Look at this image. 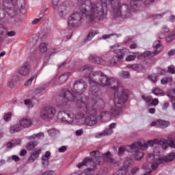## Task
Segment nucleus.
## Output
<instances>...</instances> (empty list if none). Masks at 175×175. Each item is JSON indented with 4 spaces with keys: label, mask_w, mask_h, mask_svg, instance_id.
I'll return each mask as SVG.
<instances>
[{
    "label": "nucleus",
    "mask_w": 175,
    "mask_h": 175,
    "mask_svg": "<svg viewBox=\"0 0 175 175\" xmlns=\"http://www.w3.org/2000/svg\"><path fill=\"white\" fill-rule=\"evenodd\" d=\"M78 8L81 12L73 13L68 18V25L72 28L81 25L83 14L88 17L90 23L95 18L103 20L107 10V3L103 1L92 2L90 0H78Z\"/></svg>",
    "instance_id": "obj_1"
},
{
    "label": "nucleus",
    "mask_w": 175,
    "mask_h": 175,
    "mask_svg": "<svg viewBox=\"0 0 175 175\" xmlns=\"http://www.w3.org/2000/svg\"><path fill=\"white\" fill-rule=\"evenodd\" d=\"M92 70H94V66L91 65L83 66L79 68V72H83L86 77L88 76L90 84L95 83L100 87H109L111 90L118 91V80L113 77L109 78L102 71H96L91 75Z\"/></svg>",
    "instance_id": "obj_2"
},
{
    "label": "nucleus",
    "mask_w": 175,
    "mask_h": 175,
    "mask_svg": "<svg viewBox=\"0 0 175 175\" xmlns=\"http://www.w3.org/2000/svg\"><path fill=\"white\" fill-rule=\"evenodd\" d=\"M88 105V97L79 98L77 102V107L81 111H84L87 116L85 118V124L92 126L96 124V109L94 107H89Z\"/></svg>",
    "instance_id": "obj_3"
},
{
    "label": "nucleus",
    "mask_w": 175,
    "mask_h": 175,
    "mask_svg": "<svg viewBox=\"0 0 175 175\" xmlns=\"http://www.w3.org/2000/svg\"><path fill=\"white\" fill-rule=\"evenodd\" d=\"M111 5L114 17L129 18L132 16V8L126 3L121 4V0H105Z\"/></svg>",
    "instance_id": "obj_4"
},
{
    "label": "nucleus",
    "mask_w": 175,
    "mask_h": 175,
    "mask_svg": "<svg viewBox=\"0 0 175 175\" xmlns=\"http://www.w3.org/2000/svg\"><path fill=\"white\" fill-rule=\"evenodd\" d=\"M129 95V91L126 90H122L121 93H119L117 96H115L114 105L115 106L111 108L110 113L112 117H118L122 112V107L125 104V102L128 100V96Z\"/></svg>",
    "instance_id": "obj_5"
},
{
    "label": "nucleus",
    "mask_w": 175,
    "mask_h": 175,
    "mask_svg": "<svg viewBox=\"0 0 175 175\" xmlns=\"http://www.w3.org/2000/svg\"><path fill=\"white\" fill-rule=\"evenodd\" d=\"M154 144H159L161 146L163 150H166L167 148V140L165 139H154V140H148L146 143L142 142H135L132 144L133 148H141L142 151H146L147 148H148V146L150 147H154Z\"/></svg>",
    "instance_id": "obj_6"
},
{
    "label": "nucleus",
    "mask_w": 175,
    "mask_h": 175,
    "mask_svg": "<svg viewBox=\"0 0 175 175\" xmlns=\"http://www.w3.org/2000/svg\"><path fill=\"white\" fill-rule=\"evenodd\" d=\"M74 88V94L77 95V105L79 99H83V98H87L85 96H81L84 92H85V90H87V84L83 79H80L79 81H77L73 86Z\"/></svg>",
    "instance_id": "obj_7"
},
{
    "label": "nucleus",
    "mask_w": 175,
    "mask_h": 175,
    "mask_svg": "<svg viewBox=\"0 0 175 175\" xmlns=\"http://www.w3.org/2000/svg\"><path fill=\"white\" fill-rule=\"evenodd\" d=\"M55 115V108L53 107H45L41 111L40 117L42 120H51Z\"/></svg>",
    "instance_id": "obj_8"
},
{
    "label": "nucleus",
    "mask_w": 175,
    "mask_h": 175,
    "mask_svg": "<svg viewBox=\"0 0 175 175\" xmlns=\"http://www.w3.org/2000/svg\"><path fill=\"white\" fill-rule=\"evenodd\" d=\"M3 6L0 5V21L5 18V10H11L13 8V0H3Z\"/></svg>",
    "instance_id": "obj_9"
},
{
    "label": "nucleus",
    "mask_w": 175,
    "mask_h": 175,
    "mask_svg": "<svg viewBox=\"0 0 175 175\" xmlns=\"http://www.w3.org/2000/svg\"><path fill=\"white\" fill-rule=\"evenodd\" d=\"M175 161V152H171L167 154L165 156H163L158 159V163H169Z\"/></svg>",
    "instance_id": "obj_10"
},
{
    "label": "nucleus",
    "mask_w": 175,
    "mask_h": 175,
    "mask_svg": "<svg viewBox=\"0 0 175 175\" xmlns=\"http://www.w3.org/2000/svg\"><path fill=\"white\" fill-rule=\"evenodd\" d=\"M129 148L133 150L131 152L135 157V161H140L141 159H143L144 153L142 151V150L141 148H133L131 144L129 146Z\"/></svg>",
    "instance_id": "obj_11"
},
{
    "label": "nucleus",
    "mask_w": 175,
    "mask_h": 175,
    "mask_svg": "<svg viewBox=\"0 0 175 175\" xmlns=\"http://www.w3.org/2000/svg\"><path fill=\"white\" fill-rule=\"evenodd\" d=\"M58 120H60L62 122H66L69 124V121H72V116L70 111H62L57 114Z\"/></svg>",
    "instance_id": "obj_12"
},
{
    "label": "nucleus",
    "mask_w": 175,
    "mask_h": 175,
    "mask_svg": "<svg viewBox=\"0 0 175 175\" xmlns=\"http://www.w3.org/2000/svg\"><path fill=\"white\" fill-rule=\"evenodd\" d=\"M31 72V64L29 62L24 63L21 67L18 69V72L21 76H28Z\"/></svg>",
    "instance_id": "obj_13"
},
{
    "label": "nucleus",
    "mask_w": 175,
    "mask_h": 175,
    "mask_svg": "<svg viewBox=\"0 0 175 175\" xmlns=\"http://www.w3.org/2000/svg\"><path fill=\"white\" fill-rule=\"evenodd\" d=\"M62 96H63L64 99H66V100H68L69 102H73V100L75 98H77V96L75 94V92L72 93V92L68 89H64L62 90Z\"/></svg>",
    "instance_id": "obj_14"
},
{
    "label": "nucleus",
    "mask_w": 175,
    "mask_h": 175,
    "mask_svg": "<svg viewBox=\"0 0 175 175\" xmlns=\"http://www.w3.org/2000/svg\"><path fill=\"white\" fill-rule=\"evenodd\" d=\"M6 35L8 36H16V31H11L6 32V30L3 27L0 28V43H2L5 39H6Z\"/></svg>",
    "instance_id": "obj_15"
},
{
    "label": "nucleus",
    "mask_w": 175,
    "mask_h": 175,
    "mask_svg": "<svg viewBox=\"0 0 175 175\" xmlns=\"http://www.w3.org/2000/svg\"><path fill=\"white\" fill-rule=\"evenodd\" d=\"M40 152H42V149H40V148L34 149L27 159V163H32L33 162H35V161L39 158Z\"/></svg>",
    "instance_id": "obj_16"
},
{
    "label": "nucleus",
    "mask_w": 175,
    "mask_h": 175,
    "mask_svg": "<svg viewBox=\"0 0 175 175\" xmlns=\"http://www.w3.org/2000/svg\"><path fill=\"white\" fill-rule=\"evenodd\" d=\"M105 158V161L107 162V163H111L114 166H118V161H116L113 159L111 158V153L110 151H108L103 154Z\"/></svg>",
    "instance_id": "obj_17"
},
{
    "label": "nucleus",
    "mask_w": 175,
    "mask_h": 175,
    "mask_svg": "<svg viewBox=\"0 0 175 175\" xmlns=\"http://www.w3.org/2000/svg\"><path fill=\"white\" fill-rule=\"evenodd\" d=\"M88 59L90 61V62H93V64H97L98 65H102L105 64V60H103V59L101 57L96 56L95 54L90 55Z\"/></svg>",
    "instance_id": "obj_18"
},
{
    "label": "nucleus",
    "mask_w": 175,
    "mask_h": 175,
    "mask_svg": "<svg viewBox=\"0 0 175 175\" xmlns=\"http://www.w3.org/2000/svg\"><path fill=\"white\" fill-rule=\"evenodd\" d=\"M113 51L114 54H116V57L119 59H124V56L129 53V51L126 49H115Z\"/></svg>",
    "instance_id": "obj_19"
},
{
    "label": "nucleus",
    "mask_w": 175,
    "mask_h": 175,
    "mask_svg": "<svg viewBox=\"0 0 175 175\" xmlns=\"http://www.w3.org/2000/svg\"><path fill=\"white\" fill-rule=\"evenodd\" d=\"M19 125L21 128H29L32 125V121L27 118H23L20 120Z\"/></svg>",
    "instance_id": "obj_20"
},
{
    "label": "nucleus",
    "mask_w": 175,
    "mask_h": 175,
    "mask_svg": "<svg viewBox=\"0 0 175 175\" xmlns=\"http://www.w3.org/2000/svg\"><path fill=\"white\" fill-rule=\"evenodd\" d=\"M51 153L49 151H46L44 156L42 157V165L43 167H47L49 165V158Z\"/></svg>",
    "instance_id": "obj_21"
},
{
    "label": "nucleus",
    "mask_w": 175,
    "mask_h": 175,
    "mask_svg": "<svg viewBox=\"0 0 175 175\" xmlns=\"http://www.w3.org/2000/svg\"><path fill=\"white\" fill-rule=\"evenodd\" d=\"M153 47L156 49L155 51L153 53L154 55L159 54V53L163 50V46L161 45V41L159 40H156L153 43Z\"/></svg>",
    "instance_id": "obj_22"
},
{
    "label": "nucleus",
    "mask_w": 175,
    "mask_h": 175,
    "mask_svg": "<svg viewBox=\"0 0 175 175\" xmlns=\"http://www.w3.org/2000/svg\"><path fill=\"white\" fill-rule=\"evenodd\" d=\"M21 139H14L10 142H8L6 144V146L9 149L13 148V147H16V146H21Z\"/></svg>",
    "instance_id": "obj_23"
},
{
    "label": "nucleus",
    "mask_w": 175,
    "mask_h": 175,
    "mask_svg": "<svg viewBox=\"0 0 175 175\" xmlns=\"http://www.w3.org/2000/svg\"><path fill=\"white\" fill-rule=\"evenodd\" d=\"M96 84L95 83H92L90 84V88L89 90V94H91L92 95H94V96H96L98 95V92H99V87L96 85H92Z\"/></svg>",
    "instance_id": "obj_24"
},
{
    "label": "nucleus",
    "mask_w": 175,
    "mask_h": 175,
    "mask_svg": "<svg viewBox=\"0 0 175 175\" xmlns=\"http://www.w3.org/2000/svg\"><path fill=\"white\" fill-rule=\"evenodd\" d=\"M21 131H23V128L20 124H14L10 126V132L12 134L17 133L18 132H21Z\"/></svg>",
    "instance_id": "obj_25"
},
{
    "label": "nucleus",
    "mask_w": 175,
    "mask_h": 175,
    "mask_svg": "<svg viewBox=\"0 0 175 175\" xmlns=\"http://www.w3.org/2000/svg\"><path fill=\"white\" fill-rule=\"evenodd\" d=\"M69 76H70V72H69L62 75L57 79L58 80L57 84H64V83H65V81L68 80V78L69 77Z\"/></svg>",
    "instance_id": "obj_26"
},
{
    "label": "nucleus",
    "mask_w": 175,
    "mask_h": 175,
    "mask_svg": "<svg viewBox=\"0 0 175 175\" xmlns=\"http://www.w3.org/2000/svg\"><path fill=\"white\" fill-rule=\"evenodd\" d=\"M18 80H20V77H18L17 75H14L11 79L9 80L8 82V85L10 87V88H13Z\"/></svg>",
    "instance_id": "obj_27"
},
{
    "label": "nucleus",
    "mask_w": 175,
    "mask_h": 175,
    "mask_svg": "<svg viewBox=\"0 0 175 175\" xmlns=\"http://www.w3.org/2000/svg\"><path fill=\"white\" fill-rule=\"evenodd\" d=\"M157 124L159 128H162L163 129H165V128H167V126L170 125V122L167 120H157Z\"/></svg>",
    "instance_id": "obj_28"
},
{
    "label": "nucleus",
    "mask_w": 175,
    "mask_h": 175,
    "mask_svg": "<svg viewBox=\"0 0 175 175\" xmlns=\"http://www.w3.org/2000/svg\"><path fill=\"white\" fill-rule=\"evenodd\" d=\"M128 172H129L128 167L122 166L116 172V175H126L128 174Z\"/></svg>",
    "instance_id": "obj_29"
},
{
    "label": "nucleus",
    "mask_w": 175,
    "mask_h": 175,
    "mask_svg": "<svg viewBox=\"0 0 175 175\" xmlns=\"http://www.w3.org/2000/svg\"><path fill=\"white\" fill-rule=\"evenodd\" d=\"M92 161V157L85 158L84 160L82 162L78 163L77 168L78 169H81V167H83V166H86L87 163H90V162H91Z\"/></svg>",
    "instance_id": "obj_30"
},
{
    "label": "nucleus",
    "mask_w": 175,
    "mask_h": 175,
    "mask_svg": "<svg viewBox=\"0 0 175 175\" xmlns=\"http://www.w3.org/2000/svg\"><path fill=\"white\" fill-rule=\"evenodd\" d=\"M58 10L60 17H62V16H64V12L66 11V3H62L60 5H59Z\"/></svg>",
    "instance_id": "obj_31"
},
{
    "label": "nucleus",
    "mask_w": 175,
    "mask_h": 175,
    "mask_svg": "<svg viewBox=\"0 0 175 175\" xmlns=\"http://www.w3.org/2000/svg\"><path fill=\"white\" fill-rule=\"evenodd\" d=\"M38 144H39L38 141L31 142L27 145L26 148L28 150V151H31V150H33V148H35Z\"/></svg>",
    "instance_id": "obj_32"
},
{
    "label": "nucleus",
    "mask_w": 175,
    "mask_h": 175,
    "mask_svg": "<svg viewBox=\"0 0 175 175\" xmlns=\"http://www.w3.org/2000/svg\"><path fill=\"white\" fill-rule=\"evenodd\" d=\"M152 93L154 94V95H161V96H165V92H163V90H162L161 89H159L158 88H154L152 89Z\"/></svg>",
    "instance_id": "obj_33"
},
{
    "label": "nucleus",
    "mask_w": 175,
    "mask_h": 175,
    "mask_svg": "<svg viewBox=\"0 0 175 175\" xmlns=\"http://www.w3.org/2000/svg\"><path fill=\"white\" fill-rule=\"evenodd\" d=\"M140 3H143V1H140V0H131L130 6L131 8H137V6H140Z\"/></svg>",
    "instance_id": "obj_34"
},
{
    "label": "nucleus",
    "mask_w": 175,
    "mask_h": 175,
    "mask_svg": "<svg viewBox=\"0 0 175 175\" xmlns=\"http://www.w3.org/2000/svg\"><path fill=\"white\" fill-rule=\"evenodd\" d=\"M172 81H173V77H164L161 80V84L164 85L167 84V83H172Z\"/></svg>",
    "instance_id": "obj_35"
},
{
    "label": "nucleus",
    "mask_w": 175,
    "mask_h": 175,
    "mask_svg": "<svg viewBox=\"0 0 175 175\" xmlns=\"http://www.w3.org/2000/svg\"><path fill=\"white\" fill-rule=\"evenodd\" d=\"M167 96L170 98V102L172 104V109L175 111V96L172 95L170 93L167 94Z\"/></svg>",
    "instance_id": "obj_36"
},
{
    "label": "nucleus",
    "mask_w": 175,
    "mask_h": 175,
    "mask_svg": "<svg viewBox=\"0 0 175 175\" xmlns=\"http://www.w3.org/2000/svg\"><path fill=\"white\" fill-rule=\"evenodd\" d=\"M96 35V32L95 31H91L88 33L87 37L85 38V42L87 43V42H90L94 36Z\"/></svg>",
    "instance_id": "obj_37"
},
{
    "label": "nucleus",
    "mask_w": 175,
    "mask_h": 175,
    "mask_svg": "<svg viewBox=\"0 0 175 175\" xmlns=\"http://www.w3.org/2000/svg\"><path fill=\"white\" fill-rule=\"evenodd\" d=\"M128 150H131L129 146H127V147H122V146H120L119 148V152H118V155L119 157H121V155H123L124 154V152H125V151H129Z\"/></svg>",
    "instance_id": "obj_38"
},
{
    "label": "nucleus",
    "mask_w": 175,
    "mask_h": 175,
    "mask_svg": "<svg viewBox=\"0 0 175 175\" xmlns=\"http://www.w3.org/2000/svg\"><path fill=\"white\" fill-rule=\"evenodd\" d=\"M113 133V130L111 129H105L103 133H100V136H109Z\"/></svg>",
    "instance_id": "obj_39"
},
{
    "label": "nucleus",
    "mask_w": 175,
    "mask_h": 175,
    "mask_svg": "<svg viewBox=\"0 0 175 175\" xmlns=\"http://www.w3.org/2000/svg\"><path fill=\"white\" fill-rule=\"evenodd\" d=\"M120 62V59L117 56H113L112 58L109 59V64L110 65H117Z\"/></svg>",
    "instance_id": "obj_40"
},
{
    "label": "nucleus",
    "mask_w": 175,
    "mask_h": 175,
    "mask_svg": "<svg viewBox=\"0 0 175 175\" xmlns=\"http://www.w3.org/2000/svg\"><path fill=\"white\" fill-rule=\"evenodd\" d=\"M36 77H38V75H36V74H35L34 75L31 77V78L25 83V87H27L28 85H31V84H32V81H33V80H35V79H36Z\"/></svg>",
    "instance_id": "obj_41"
},
{
    "label": "nucleus",
    "mask_w": 175,
    "mask_h": 175,
    "mask_svg": "<svg viewBox=\"0 0 175 175\" xmlns=\"http://www.w3.org/2000/svg\"><path fill=\"white\" fill-rule=\"evenodd\" d=\"M148 79L150 80L154 84L158 81V76L157 75H149L148 76Z\"/></svg>",
    "instance_id": "obj_42"
},
{
    "label": "nucleus",
    "mask_w": 175,
    "mask_h": 175,
    "mask_svg": "<svg viewBox=\"0 0 175 175\" xmlns=\"http://www.w3.org/2000/svg\"><path fill=\"white\" fill-rule=\"evenodd\" d=\"M39 49L41 53H46L47 51V45H46V43L42 42L40 44Z\"/></svg>",
    "instance_id": "obj_43"
},
{
    "label": "nucleus",
    "mask_w": 175,
    "mask_h": 175,
    "mask_svg": "<svg viewBox=\"0 0 175 175\" xmlns=\"http://www.w3.org/2000/svg\"><path fill=\"white\" fill-rule=\"evenodd\" d=\"M3 120L6 122H9V121H10V120H12V112H8V113H5L4 116H3Z\"/></svg>",
    "instance_id": "obj_44"
},
{
    "label": "nucleus",
    "mask_w": 175,
    "mask_h": 175,
    "mask_svg": "<svg viewBox=\"0 0 175 175\" xmlns=\"http://www.w3.org/2000/svg\"><path fill=\"white\" fill-rule=\"evenodd\" d=\"M166 70L159 68L157 70V74L156 75V76H157V77H159V76H165V75H166Z\"/></svg>",
    "instance_id": "obj_45"
},
{
    "label": "nucleus",
    "mask_w": 175,
    "mask_h": 175,
    "mask_svg": "<svg viewBox=\"0 0 175 175\" xmlns=\"http://www.w3.org/2000/svg\"><path fill=\"white\" fill-rule=\"evenodd\" d=\"M142 98L143 100H145L146 103H151L152 100V96H145L144 95H142Z\"/></svg>",
    "instance_id": "obj_46"
},
{
    "label": "nucleus",
    "mask_w": 175,
    "mask_h": 175,
    "mask_svg": "<svg viewBox=\"0 0 175 175\" xmlns=\"http://www.w3.org/2000/svg\"><path fill=\"white\" fill-rule=\"evenodd\" d=\"M155 159L154 154H149L147 157V161L149 163H152Z\"/></svg>",
    "instance_id": "obj_47"
},
{
    "label": "nucleus",
    "mask_w": 175,
    "mask_h": 175,
    "mask_svg": "<svg viewBox=\"0 0 175 175\" xmlns=\"http://www.w3.org/2000/svg\"><path fill=\"white\" fill-rule=\"evenodd\" d=\"M44 136V134L43 133H40L38 134H33V135L29 137V139L31 140V139H36V138H40L43 137Z\"/></svg>",
    "instance_id": "obj_48"
},
{
    "label": "nucleus",
    "mask_w": 175,
    "mask_h": 175,
    "mask_svg": "<svg viewBox=\"0 0 175 175\" xmlns=\"http://www.w3.org/2000/svg\"><path fill=\"white\" fill-rule=\"evenodd\" d=\"M175 39V30L172 31L170 36L167 38V42H172Z\"/></svg>",
    "instance_id": "obj_49"
},
{
    "label": "nucleus",
    "mask_w": 175,
    "mask_h": 175,
    "mask_svg": "<svg viewBox=\"0 0 175 175\" xmlns=\"http://www.w3.org/2000/svg\"><path fill=\"white\" fill-rule=\"evenodd\" d=\"M44 92V89L40 88L36 89V95H38V96H40V95H43V92Z\"/></svg>",
    "instance_id": "obj_50"
},
{
    "label": "nucleus",
    "mask_w": 175,
    "mask_h": 175,
    "mask_svg": "<svg viewBox=\"0 0 175 175\" xmlns=\"http://www.w3.org/2000/svg\"><path fill=\"white\" fill-rule=\"evenodd\" d=\"M168 147H171V148H175V143H174V140L173 139H170L169 140V143L167 142V148Z\"/></svg>",
    "instance_id": "obj_51"
},
{
    "label": "nucleus",
    "mask_w": 175,
    "mask_h": 175,
    "mask_svg": "<svg viewBox=\"0 0 175 175\" xmlns=\"http://www.w3.org/2000/svg\"><path fill=\"white\" fill-rule=\"evenodd\" d=\"M162 163H158V159H156L155 163H153V164L152 165V166H151L152 170H157V169H158V165H161V164H162Z\"/></svg>",
    "instance_id": "obj_52"
},
{
    "label": "nucleus",
    "mask_w": 175,
    "mask_h": 175,
    "mask_svg": "<svg viewBox=\"0 0 175 175\" xmlns=\"http://www.w3.org/2000/svg\"><path fill=\"white\" fill-rule=\"evenodd\" d=\"M94 168H88L85 170V175H92L94 174Z\"/></svg>",
    "instance_id": "obj_53"
},
{
    "label": "nucleus",
    "mask_w": 175,
    "mask_h": 175,
    "mask_svg": "<svg viewBox=\"0 0 175 175\" xmlns=\"http://www.w3.org/2000/svg\"><path fill=\"white\" fill-rule=\"evenodd\" d=\"M136 59V56L133 55H129L126 57V61L131 62V61H135Z\"/></svg>",
    "instance_id": "obj_54"
},
{
    "label": "nucleus",
    "mask_w": 175,
    "mask_h": 175,
    "mask_svg": "<svg viewBox=\"0 0 175 175\" xmlns=\"http://www.w3.org/2000/svg\"><path fill=\"white\" fill-rule=\"evenodd\" d=\"M168 73H171V75L175 74V68L174 66H170L167 68Z\"/></svg>",
    "instance_id": "obj_55"
},
{
    "label": "nucleus",
    "mask_w": 175,
    "mask_h": 175,
    "mask_svg": "<svg viewBox=\"0 0 175 175\" xmlns=\"http://www.w3.org/2000/svg\"><path fill=\"white\" fill-rule=\"evenodd\" d=\"M58 3H59V0H53V8L54 10L58 8Z\"/></svg>",
    "instance_id": "obj_56"
},
{
    "label": "nucleus",
    "mask_w": 175,
    "mask_h": 175,
    "mask_svg": "<svg viewBox=\"0 0 175 175\" xmlns=\"http://www.w3.org/2000/svg\"><path fill=\"white\" fill-rule=\"evenodd\" d=\"M145 68L142 64H138L137 67V71L138 73H140V72H143Z\"/></svg>",
    "instance_id": "obj_57"
},
{
    "label": "nucleus",
    "mask_w": 175,
    "mask_h": 175,
    "mask_svg": "<svg viewBox=\"0 0 175 175\" xmlns=\"http://www.w3.org/2000/svg\"><path fill=\"white\" fill-rule=\"evenodd\" d=\"M159 103V100H158V98H154L152 99V101L150 103V105L152 106H157V105Z\"/></svg>",
    "instance_id": "obj_58"
},
{
    "label": "nucleus",
    "mask_w": 175,
    "mask_h": 175,
    "mask_svg": "<svg viewBox=\"0 0 175 175\" xmlns=\"http://www.w3.org/2000/svg\"><path fill=\"white\" fill-rule=\"evenodd\" d=\"M129 76H131V74H129V72L124 71L122 72V77H124V79H129Z\"/></svg>",
    "instance_id": "obj_59"
},
{
    "label": "nucleus",
    "mask_w": 175,
    "mask_h": 175,
    "mask_svg": "<svg viewBox=\"0 0 175 175\" xmlns=\"http://www.w3.org/2000/svg\"><path fill=\"white\" fill-rule=\"evenodd\" d=\"M114 35H117L115 33H111V34H105L103 36V39H110L111 36H114Z\"/></svg>",
    "instance_id": "obj_60"
},
{
    "label": "nucleus",
    "mask_w": 175,
    "mask_h": 175,
    "mask_svg": "<svg viewBox=\"0 0 175 175\" xmlns=\"http://www.w3.org/2000/svg\"><path fill=\"white\" fill-rule=\"evenodd\" d=\"M68 150V147L63 146L58 149L59 152H65Z\"/></svg>",
    "instance_id": "obj_61"
},
{
    "label": "nucleus",
    "mask_w": 175,
    "mask_h": 175,
    "mask_svg": "<svg viewBox=\"0 0 175 175\" xmlns=\"http://www.w3.org/2000/svg\"><path fill=\"white\" fill-rule=\"evenodd\" d=\"M42 20V16H40L38 18H35L33 21H32V24L33 25H35L36 24H38V23H39V21H40Z\"/></svg>",
    "instance_id": "obj_62"
},
{
    "label": "nucleus",
    "mask_w": 175,
    "mask_h": 175,
    "mask_svg": "<svg viewBox=\"0 0 175 175\" xmlns=\"http://www.w3.org/2000/svg\"><path fill=\"white\" fill-rule=\"evenodd\" d=\"M12 159L13 161H14L15 162H18V161H20L21 159L17 155H12Z\"/></svg>",
    "instance_id": "obj_63"
},
{
    "label": "nucleus",
    "mask_w": 175,
    "mask_h": 175,
    "mask_svg": "<svg viewBox=\"0 0 175 175\" xmlns=\"http://www.w3.org/2000/svg\"><path fill=\"white\" fill-rule=\"evenodd\" d=\"M174 54H175V50L174 49H172L170 51H168V53H167L168 57H172V55H174Z\"/></svg>",
    "instance_id": "obj_64"
}]
</instances>
